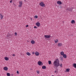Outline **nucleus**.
Instances as JSON below:
<instances>
[{
	"mask_svg": "<svg viewBox=\"0 0 76 76\" xmlns=\"http://www.w3.org/2000/svg\"><path fill=\"white\" fill-rule=\"evenodd\" d=\"M60 61L58 60V59H57L55 60V61H54L53 62V65L55 67H58L59 66H60Z\"/></svg>",
	"mask_w": 76,
	"mask_h": 76,
	"instance_id": "obj_1",
	"label": "nucleus"
},
{
	"mask_svg": "<svg viewBox=\"0 0 76 76\" xmlns=\"http://www.w3.org/2000/svg\"><path fill=\"white\" fill-rule=\"evenodd\" d=\"M19 5H18V7H22V5L23 2L22 1H19Z\"/></svg>",
	"mask_w": 76,
	"mask_h": 76,
	"instance_id": "obj_2",
	"label": "nucleus"
},
{
	"mask_svg": "<svg viewBox=\"0 0 76 76\" xmlns=\"http://www.w3.org/2000/svg\"><path fill=\"white\" fill-rule=\"evenodd\" d=\"M39 5L40 6L42 7L45 6V4H44V3L42 1L39 3Z\"/></svg>",
	"mask_w": 76,
	"mask_h": 76,
	"instance_id": "obj_3",
	"label": "nucleus"
},
{
	"mask_svg": "<svg viewBox=\"0 0 76 76\" xmlns=\"http://www.w3.org/2000/svg\"><path fill=\"white\" fill-rule=\"evenodd\" d=\"M45 37L47 38H49L51 37V36L50 35H45Z\"/></svg>",
	"mask_w": 76,
	"mask_h": 76,
	"instance_id": "obj_4",
	"label": "nucleus"
},
{
	"mask_svg": "<svg viewBox=\"0 0 76 76\" xmlns=\"http://www.w3.org/2000/svg\"><path fill=\"white\" fill-rule=\"evenodd\" d=\"M66 10H69V12H72V8H67Z\"/></svg>",
	"mask_w": 76,
	"mask_h": 76,
	"instance_id": "obj_5",
	"label": "nucleus"
},
{
	"mask_svg": "<svg viewBox=\"0 0 76 76\" xmlns=\"http://www.w3.org/2000/svg\"><path fill=\"white\" fill-rule=\"evenodd\" d=\"M38 64L39 66H40V65H42V62L41 61H39L38 62Z\"/></svg>",
	"mask_w": 76,
	"mask_h": 76,
	"instance_id": "obj_6",
	"label": "nucleus"
},
{
	"mask_svg": "<svg viewBox=\"0 0 76 76\" xmlns=\"http://www.w3.org/2000/svg\"><path fill=\"white\" fill-rule=\"evenodd\" d=\"M4 70H5V71H7L8 70V68L7 66H5L4 67Z\"/></svg>",
	"mask_w": 76,
	"mask_h": 76,
	"instance_id": "obj_7",
	"label": "nucleus"
},
{
	"mask_svg": "<svg viewBox=\"0 0 76 76\" xmlns=\"http://www.w3.org/2000/svg\"><path fill=\"white\" fill-rule=\"evenodd\" d=\"M36 25L38 27H39L40 26V23L39 22H37L36 23Z\"/></svg>",
	"mask_w": 76,
	"mask_h": 76,
	"instance_id": "obj_8",
	"label": "nucleus"
},
{
	"mask_svg": "<svg viewBox=\"0 0 76 76\" xmlns=\"http://www.w3.org/2000/svg\"><path fill=\"white\" fill-rule=\"evenodd\" d=\"M57 3L58 4L60 5V4H62V2H61V1H58L57 2Z\"/></svg>",
	"mask_w": 76,
	"mask_h": 76,
	"instance_id": "obj_9",
	"label": "nucleus"
},
{
	"mask_svg": "<svg viewBox=\"0 0 76 76\" xmlns=\"http://www.w3.org/2000/svg\"><path fill=\"white\" fill-rule=\"evenodd\" d=\"M35 55L37 56H38L39 55V53H38V52H37V51L35 53Z\"/></svg>",
	"mask_w": 76,
	"mask_h": 76,
	"instance_id": "obj_10",
	"label": "nucleus"
},
{
	"mask_svg": "<svg viewBox=\"0 0 76 76\" xmlns=\"http://www.w3.org/2000/svg\"><path fill=\"white\" fill-rule=\"evenodd\" d=\"M63 57H64V58H67V56H66V54H64L63 55Z\"/></svg>",
	"mask_w": 76,
	"mask_h": 76,
	"instance_id": "obj_11",
	"label": "nucleus"
},
{
	"mask_svg": "<svg viewBox=\"0 0 76 76\" xmlns=\"http://www.w3.org/2000/svg\"><path fill=\"white\" fill-rule=\"evenodd\" d=\"M35 41L34 40H32L31 41V43L32 44H35Z\"/></svg>",
	"mask_w": 76,
	"mask_h": 76,
	"instance_id": "obj_12",
	"label": "nucleus"
},
{
	"mask_svg": "<svg viewBox=\"0 0 76 76\" xmlns=\"http://www.w3.org/2000/svg\"><path fill=\"white\" fill-rule=\"evenodd\" d=\"M58 47H61L62 46V43H59L58 44Z\"/></svg>",
	"mask_w": 76,
	"mask_h": 76,
	"instance_id": "obj_13",
	"label": "nucleus"
},
{
	"mask_svg": "<svg viewBox=\"0 0 76 76\" xmlns=\"http://www.w3.org/2000/svg\"><path fill=\"white\" fill-rule=\"evenodd\" d=\"M4 59L5 60H6L7 61H8V60H9V58L7 57H5L4 58Z\"/></svg>",
	"mask_w": 76,
	"mask_h": 76,
	"instance_id": "obj_14",
	"label": "nucleus"
},
{
	"mask_svg": "<svg viewBox=\"0 0 76 76\" xmlns=\"http://www.w3.org/2000/svg\"><path fill=\"white\" fill-rule=\"evenodd\" d=\"M26 54H27V56H31V53H29V52H27L26 53Z\"/></svg>",
	"mask_w": 76,
	"mask_h": 76,
	"instance_id": "obj_15",
	"label": "nucleus"
},
{
	"mask_svg": "<svg viewBox=\"0 0 76 76\" xmlns=\"http://www.w3.org/2000/svg\"><path fill=\"white\" fill-rule=\"evenodd\" d=\"M46 66H43L42 67V69H46Z\"/></svg>",
	"mask_w": 76,
	"mask_h": 76,
	"instance_id": "obj_16",
	"label": "nucleus"
},
{
	"mask_svg": "<svg viewBox=\"0 0 76 76\" xmlns=\"http://www.w3.org/2000/svg\"><path fill=\"white\" fill-rule=\"evenodd\" d=\"M75 23V21L74 20H72L71 21V23Z\"/></svg>",
	"mask_w": 76,
	"mask_h": 76,
	"instance_id": "obj_17",
	"label": "nucleus"
},
{
	"mask_svg": "<svg viewBox=\"0 0 76 76\" xmlns=\"http://www.w3.org/2000/svg\"><path fill=\"white\" fill-rule=\"evenodd\" d=\"M0 16L1 17V19H3V15H2V14H1L0 15Z\"/></svg>",
	"mask_w": 76,
	"mask_h": 76,
	"instance_id": "obj_18",
	"label": "nucleus"
},
{
	"mask_svg": "<svg viewBox=\"0 0 76 76\" xmlns=\"http://www.w3.org/2000/svg\"><path fill=\"white\" fill-rule=\"evenodd\" d=\"M66 72H70V69H66Z\"/></svg>",
	"mask_w": 76,
	"mask_h": 76,
	"instance_id": "obj_19",
	"label": "nucleus"
},
{
	"mask_svg": "<svg viewBox=\"0 0 76 76\" xmlns=\"http://www.w3.org/2000/svg\"><path fill=\"white\" fill-rule=\"evenodd\" d=\"M73 66L75 67V68H76V64H73Z\"/></svg>",
	"mask_w": 76,
	"mask_h": 76,
	"instance_id": "obj_20",
	"label": "nucleus"
},
{
	"mask_svg": "<svg viewBox=\"0 0 76 76\" xmlns=\"http://www.w3.org/2000/svg\"><path fill=\"white\" fill-rule=\"evenodd\" d=\"M61 56H63L64 54V52L63 51H62L61 52Z\"/></svg>",
	"mask_w": 76,
	"mask_h": 76,
	"instance_id": "obj_21",
	"label": "nucleus"
},
{
	"mask_svg": "<svg viewBox=\"0 0 76 76\" xmlns=\"http://www.w3.org/2000/svg\"><path fill=\"white\" fill-rule=\"evenodd\" d=\"M9 37H10V35L9 34H7V38H9Z\"/></svg>",
	"mask_w": 76,
	"mask_h": 76,
	"instance_id": "obj_22",
	"label": "nucleus"
},
{
	"mask_svg": "<svg viewBox=\"0 0 76 76\" xmlns=\"http://www.w3.org/2000/svg\"><path fill=\"white\" fill-rule=\"evenodd\" d=\"M7 76H10V74L9 73H7Z\"/></svg>",
	"mask_w": 76,
	"mask_h": 76,
	"instance_id": "obj_23",
	"label": "nucleus"
},
{
	"mask_svg": "<svg viewBox=\"0 0 76 76\" xmlns=\"http://www.w3.org/2000/svg\"><path fill=\"white\" fill-rule=\"evenodd\" d=\"M48 63L49 64H51V61H48Z\"/></svg>",
	"mask_w": 76,
	"mask_h": 76,
	"instance_id": "obj_24",
	"label": "nucleus"
},
{
	"mask_svg": "<svg viewBox=\"0 0 76 76\" xmlns=\"http://www.w3.org/2000/svg\"><path fill=\"white\" fill-rule=\"evenodd\" d=\"M58 40L56 39V40L55 41V43H57V42H58Z\"/></svg>",
	"mask_w": 76,
	"mask_h": 76,
	"instance_id": "obj_25",
	"label": "nucleus"
},
{
	"mask_svg": "<svg viewBox=\"0 0 76 76\" xmlns=\"http://www.w3.org/2000/svg\"><path fill=\"white\" fill-rule=\"evenodd\" d=\"M34 18H38V16L37 15H35Z\"/></svg>",
	"mask_w": 76,
	"mask_h": 76,
	"instance_id": "obj_26",
	"label": "nucleus"
},
{
	"mask_svg": "<svg viewBox=\"0 0 76 76\" xmlns=\"http://www.w3.org/2000/svg\"><path fill=\"white\" fill-rule=\"evenodd\" d=\"M58 70V69H57L54 72V73H56V72H57V71Z\"/></svg>",
	"mask_w": 76,
	"mask_h": 76,
	"instance_id": "obj_27",
	"label": "nucleus"
},
{
	"mask_svg": "<svg viewBox=\"0 0 76 76\" xmlns=\"http://www.w3.org/2000/svg\"><path fill=\"white\" fill-rule=\"evenodd\" d=\"M37 73L38 74H39V72L38 71H37Z\"/></svg>",
	"mask_w": 76,
	"mask_h": 76,
	"instance_id": "obj_28",
	"label": "nucleus"
},
{
	"mask_svg": "<svg viewBox=\"0 0 76 76\" xmlns=\"http://www.w3.org/2000/svg\"><path fill=\"white\" fill-rule=\"evenodd\" d=\"M61 60L63 59V57H61Z\"/></svg>",
	"mask_w": 76,
	"mask_h": 76,
	"instance_id": "obj_29",
	"label": "nucleus"
},
{
	"mask_svg": "<svg viewBox=\"0 0 76 76\" xmlns=\"http://www.w3.org/2000/svg\"><path fill=\"white\" fill-rule=\"evenodd\" d=\"M60 66L61 67H62V64L61 63L60 64Z\"/></svg>",
	"mask_w": 76,
	"mask_h": 76,
	"instance_id": "obj_30",
	"label": "nucleus"
},
{
	"mask_svg": "<svg viewBox=\"0 0 76 76\" xmlns=\"http://www.w3.org/2000/svg\"><path fill=\"white\" fill-rule=\"evenodd\" d=\"M17 73L18 74H19V71H17Z\"/></svg>",
	"mask_w": 76,
	"mask_h": 76,
	"instance_id": "obj_31",
	"label": "nucleus"
},
{
	"mask_svg": "<svg viewBox=\"0 0 76 76\" xmlns=\"http://www.w3.org/2000/svg\"><path fill=\"white\" fill-rule=\"evenodd\" d=\"M15 35H17V33L15 32Z\"/></svg>",
	"mask_w": 76,
	"mask_h": 76,
	"instance_id": "obj_32",
	"label": "nucleus"
},
{
	"mask_svg": "<svg viewBox=\"0 0 76 76\" xmlns=\"http://www.w3.org/2000/svg\"><path fill=\"white\" fill-rule=\"evenodd\" d=\"M15 56V55L14 54H12V56H13V57H14V56Z\"/></svg>",
	"mask_w": 76,
	"mask_h": 76,
	"instance_id": "obj_33",
	"label": "nucleus"
},
{
	"mask_svg": "<svg viewBox=\"0 0 76 76\" xmlns=\"http://www.w3.org/2000/svg\"><path fill=\"white\" fill-rule=\"evenodd\" d=\"M34 28H37V27L36 26H34Z\"/></svg>",
	"mask_w": 76,
	"mask_h": 76,
	"instance_id": "obj_34",
	"label": "nucleus"
},
{
	"mask_svg": "<svg viewBox=\"0 0 76 76\" xmlns=\"http://www.w3.org/2000/svg\"><path fill=\"white\" fill-rule=\"evenodd\" d=\"M28 25H27L26 26V28H27V27H28Z\"/></svg>",
	"mask_w": 76,
	"mask_h": 76,
	"instance_id": "obj_35",
	"label": "nucleus"
},
{
	"mask_svg": "<svg viewBox=\"0 0 76 76\" xmlns=\"http://www.w3.org/2000/svg\"><path fill=\"white\" fill-rule=\"evenodd\" d=\"M34 53H35L34 52H33L32 53V54H34Z\"/></svg>",
	"mask_w": 76,
	"mask_h": 76,
	"instance_id": "obj_36",
	"label": "nucleus"
},
{
	"mask_svg": "<svg viewBox=\"0 0 76 76\" xmlns=\"http://www.w3.org/2000/svg\"><path fill=\"white\" fill-rule=\"evenodd\" d=\"M12 0L10 1V3H12Z\"/></svg>",
	"mask_w": 76,
	"mask_h": 76,
	"instance_id": "obj_37",
	"label": "nucleus"
},
{
	"mask_svg": "<svg viewBox=\"0 0 76 76\" xmlns=\"http://www.w3.org/2000/svg\"><path fill=\"white\" fill-rule=\"evenodd\" d=\"M58 76H60V75H58Z\"/></svg>",
	"mask_w": 76,
	"mask_h": 76,
	"instance_id": "obj_38",
	"label": "nucleus"
},
{
	"mask_svg": "<svg viewBox=\"0 0 76 76\" xmlns=\"http://www.w3.org/2000/svg\"><path fill=\"white\" fill-rule=\"evenodd\" d=\"M31 19H32V18H31Z\"/></svg>",
	"mask_w": 76,
	"mask_h": 76,
	"instance_id": "obj_39",
	"label": "nucleus"
}]
</instances>
